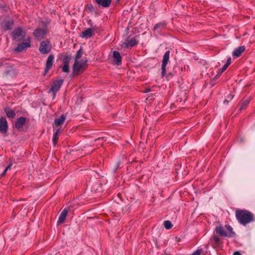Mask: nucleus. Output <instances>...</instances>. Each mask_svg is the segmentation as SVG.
Segmentation results:
<instances>
[{
    "label": "nucleus",
    "instance_id": "6",
    "mask_svg": "<svg viewBox=\"0 0 255 255\" xmlns=\"http://www.w3.org/2000/svg\"><path fill=\"white\" fill-rule=\"evenodd\" d=\"M47 33L48 30L46 28H37L34 30L33 35L36 40L40 41L45 38Z\"/></svg>",
    "mask_w": 255,
    "mask_h": 255
},
{
    "label": "nucleus",
    "instance_id": "29",
    "mask_svg": "<svg viewBox=\"0 0 255 255\" xmlns=\"http://www.w3.org/2000/svg\"><path fill=\"white\" fill-rule=\"evenodd\" d=\"M82 51L81 49H79L76 53V55L75 56V61H78L79 60H80V59L82 57Z\"/></svg>",
    "mask_w": 255,
    "mask_h": 255
},
{
    "label": "nucleus",
    "instance_id": "33",
    "mask_svg": "<svg viewBox=\"0 0 255 255\" xmlns=\"http://www.w3.org/2000/svg\"><path fill=\"white\" fill-rule=\"evenodd\" d=\"M231 58L230 57H229L227 59L226 64H227V65L229 66V65L231 64Z\"/></svg>",
    "mask_w": 255,
    "mask_h": 255
},
{
    "label": "nucleus",
    "instance_id": "16",
    "mask_svg": "<svg viewBox=\"0 0 255 255\" xmlns=\"http://www.w3.org/2000/svg\"><path fill=\"white\" fill-rule=\"evenodd\" d=\"M68 212V210L66 208L62 210L59 217L57 224H61L65 221Z\"/></svg>",
    "mask_w": 255,
    "mask_h": 255
},
{
    "label": "nucleus",
    "instance_id": "28",
    "mask_svg": "<svg viewBox=\"0 0 255 255\" xmlns=\"http://www.w3.org/2000/svg\"><path fill=\"white\" fill-rule=\"evenodd\" d=\"M164 227L166 229H170L172 228L173 225L170 221L167 220L164 222Z\"/></svg>",
    "mask_w": 255,
    "mask_h": 255
},
{
    "label": "nucleus",
    "instance_id": "39",
    "mask_svg": "<svg viewBox=\"0 0 255 255\" xmlns=\"http://www.w3.org/2000/svg\"><path fill=\"white\" fill-rule=\"evenodd\" d=\"M228 101L227 100H225L224 103H228Z\"/></svg>",
    "mask_w": 255,
    "mask_h": 255
},
{
    "label": "nucleus",
    "instance_id": "32",
    "mask_svg": "<svg viewBox=\"0 0 255 255\" xmlns=\"http://www.w3.org/2000/svg\"><path fill=\"white\" fill-rule=\"evenodd\" d=\"M228 66H228V65H227V64H225L224 65V66L222 67V72H223V71H224L225 70H226Z\"/></svg>",
    "mask_w": 255,
    "mask_h": 255
},
{
    "label": "nucleus",
    "instance_id": "23",
    "mask_svg": "<svg viewBox=\"0 0 255 255\" xmlns=\"http://www.w3.org/2000/svg\"><path fill=\"white\" fill-rule=\"evenodd\" d=\"M66 119V116L64 115H62L59 118L56 119L54 121V124L56 126H59L62 125L65 121Z\"/></svg>",
    "mask_w": 255,
    "mask_h": 255
},
{
    "label": "nucleus",
    "instance_id": "25",
    "mask_svg": "<svg viewBox=\"0 0 255 255\" xmlns=\"http://www.w3.org/2000/svg\"><path fill=\"white\" fill-rule=\"evenodd\" d=\"M250 102V99H244L241 104V107L240 108V110L241 111L242 110L245 109L248 105H249Z\"/></svg>",
    "mask_w": 255,
    "mask_h": 255
},
{
    "label": "nucleus",
    "instance_id": "17",
    "mask_svg": "<svg viewBox=\"0 0 255 255\" xmlns=\"http://www.w3.org/2000/svg\"><path fill=\"white\" fill-rule=\"evenodd\" d=\"M215 231L216 234H219L220 236L228 237V233L225 231L223 227L221 226L216 227Z\"/></svg>",
    "mask_w": 255,
    "mask_h": 255
},
{
    "label": "nucleus",
    "instance_id": "18",
    "mask_svg": "<svg viewBox=\"0 0 255 255\" xmlns=\"http://www.w3.org/2000/svg\"><path fill=\"white\" fill-rule=\"evenodd\" d=\"M245 50V47L244 46H239L234 50L233 53V56L235 57H239L241 55V54L243 53V52H244Z\"/></svg>",
    "mask_w": 255,
    "mask_h": 255
},
{
    "label": "nucleus",
    "instance_id": "30",
    "mask_svg": "<svg viewBox=\"0 0 255 255\" xmlns=\"http://www.w3.org/2000/svg\"><path fill=\"white\" fill-rule=\"evenodd\" d=\"M62 70L63 72L68 73L69 71V65H63L62 67Z\"/></svg>",
    "mask_w": 255,
    "mask_h": 255
},
{
    "label": "nucleus",
    "instance_id": "36",
    "mask_svg": "<svg viewBox=\"0 0 255 255\" xmlns=\"http://www.w3.org/2000/svg\"><path fill=\"white\" fill-rule=\"evenodd\" d=\"M12 164L11 163H10L6 168V170H7L8 169H11V166Z\"/></svg>",
    "mask_w": 255,
    "mask_h": 255
},
{
    "label": "nucleus",
    "instance_id": "20",
    "mask_svg": "<svg viewBox=\"0 0 255 255\" xmlns=\"http://www.w3.org/2000/svg\"><path fill=\"white\" fill-rule=\"evenodd\" d=\"M96 2L103 7H109L111 3L112 0H95Z\"/></svg>",
    "mask_w": 255,
    "mask_h": 255
},
{
    "label": "nucleus",
    "instance_id": "19",
    "mask_svg": "<svg viewBox=\"0 0 255 255\" xmlns=\"http://www.w3.org/2000/svg\"><path fill=\"white\" fill-rule=\"evenodd\" d=\"M4 111L6 116L9 119H14L16 114L13 110L9 107H6L4 109Z\"/></svg>",
    "mask_w": 255,
    "mask_h": 255
},
{
    "label": "nucleus",
    "instance_id": "8",
    "mask_svg": "<svg viewBox=\"0 0 255 255\" xmlns=\"http://www.w3.org/2000/svg\"><path fill=\"white\" fill-rule=\"evenodd\" d=\"M63 83V80L62 79L56 80L53 82L49 92H52L54 97L55 96L56 92L59 90Z\"/></svg>",
    "mask_w": 255,
    "mask_h": 255
},
{
    "label": "nucleus",
    "instance_id": "1",
    "mask_svg": "<svg viewBox=\"0 0 255 255\" xmlns=\"http://www.w3.org/2000/svg\"><path fill=\"white\" fill-rule=\"evenodd\" d=\"M235 215L239 223L243 226L255 221L254 215L248 210L237 209Z\"/></svg>",
    "mask_w": 255,
    "mask_h": 255
},
{
    "label": "nucleus",
    "instance_id": "9",
    "mask_svg": "<svg viewBox=\"0 0 255 255\" xmlns=\"http://www.w3.org/2000/svg\"><path fill=\"white\" fill-rule=\"evenodd\" d=\"M170 51H167L163 55L162 60V76H164L166 74V67L169 60Z\"/></svg>",
    "mask_w": 255,
    "mask_h": 255
},
{
    "label": "nucleus",
    "instance_id": "22",
    "mask_svg": "<svg viewBox=\"0 0 255 255\" xmlns=\"http://www.w3.org/2000/svg\"><path fill=\"white\" fill-rule=\"evenodd\" d=\"M225 228L228 231V232H227L228 233V238H232L235 236L236 234L233 231V229L231 226H230L229 225H226L225 226Z\"/></svg>",
    "mask_w": 255,
    "mask_h": 255
},
{
    "label": "nucleus",
    "instance_id": "21",
    "mask_svg": "<svg viewBox=\"0 0 255 255\" xmlns=\"http://www.w3.org/2000/svg\"><path fill=\"white\" fill-rule=\"evenodd\" d=\"M113 57L114 58L115 62L117 65H120L122 63V57L120 53L118 51H115L113 52Z\"/></svg>",
    "mask_w": 255,
    "mask_h": 255
},
{
    "label": "nucleus",
    "instance_id": "15",
    "mask_svg": "<svg viewBox=\"0 0 255 255\" xmlns=\"http://www.w3.org/2000/svg\"><path fill=\"white\" fill-rule=\"evenodd\" d=\"M138 43V41H137L135 37H132L130 39H126L125 44V47L127 48L131 47Z\"/></svg>",
    "mask_w": 255,
    "mask_h": 255
},
{
    "label": "nucleus",
    "instance_id": "35",
    "mask_svg": "<svg viewBox=\"0 0 255 255\" xmlns=\"http://www.w3.org/2000/svg\"><path fill=\"white\" fill-rule=\"evenodd\" d=\"M233 255H241V253L239 251H236L234 253Z\"/></svg>",
    "mask_w": 255,
    "mask_h": 255
},
{
    "label": "nucleus",
    "instance_id": "31",
    "mask_svg": "<svg viewBox=\"0 0 255 255\" xmlns=\"http://www.w3.org/2000/svg\"><path fill=\"white\" fill-rule=\"evenodd\" d=\"M201 252L202 250H197L192 255H200Z\"/></svg>",
    "mask_w": 255,
    "mask_h": 255
},
{
    "label": "nucleus",
    "instance_id": "34",
    "mask_svg": "<svg viewBox=\"0 0 255 255\" xmlns=\"http://www.w3.org/2000/svg\"><path fill=\"white\" fill-rule=\"evenodd\" d=\"M4 61H5V60H4L3 59H0V67H1L4 65Z\"/></svg>",
    "mask_w": 255,
    "mask_h": 255
},
{
    "label": "nucleus",
    "instance_id": "5",
    "mask_svg": "<svg viewBox=\"0 0 255 255\" xmlns=\"http://www.w3.org/2000/svg\"><path fill=\"white\" fill-rule=\"evenodd\" d=\"M26 34V31L23 30L20 27L16 28L11 33L13 39L16 41L23 40Z\"/></svg>",
    "mask_w": 255,
    "mask_h": 255
},
{
    "label": "nucleus",
    "instance_id": "7",
    "mask_svg": "<svg viewBox=\"0 0 255 255\" xmlns=\"http://www.w3.org/2000/svg\"><path fill=\"white\" fill-rule=\"evenodd\" d=\"M31 47V38L28 37L24 42L18 44L15 50L17 52H22Z\"/></svg>",
    "mask_w": 255,
    "mask_h": 255
},
{
    "label": "nucleus",
    "instance_id": "38",
    "mask_svg": "<svg viewBox=\"0 0 255 255\" xmlns=\"http://www.w3.org/2000/svg\"><path fill=\"white\" fill-rule=\"evenodd\" d=\"M9 73H10V71H9V70H6V71H5L4 72V73H5V74L6 75H8V74H9Z\"/></svg>",
    "mask_w": 255,
    "mask_h": 255
},
{
    "label": "nucleus",
    "instance_id": "13",
    "mask_svg": "<svg viewBox=\"0 0 255 255\" xmlns=\"http://www.w3.org/2000/svg\"><path fill=\"white\" fill-rule=\"evenodd\" d=\"M54 59V56L52 54H51L48 56L45 68V72L46 73H47L52 67Z\"/></svg>",
    "mask_w": 255,
    "mask_h": 255
},
{
    "label": "nucleus",
    "instance_id": "26",
    "mask_svg": "<svg viewBox=\"0 0 255 255\" xmlns=\"http://www.w3.org/2000/svg\"><path fill=\"white\" fill-rule=\"evenodd\" d=\"M60 129H57L56 131L54 133L53 136V144L54 146H55L57 143L58 138H59V133L60 132Z\"/></svg>",
    "mask_w": 255,
    "mask_h": 255
},
{
    "label": "nucleus",
    "instance_id": "24",
    "mask_svg": "<svg viewBox=\"0 0 255 255\" xmlns=\"http://www.w3.org/2000/svg\"><path fill=\"white\" fill-rule=\"evenodd\" d=\"M166 22L165 21H161L156 24L153 27V30H162L166 26Z\"/></svg>",
    "mask_w": 255,
    "mask_h": 255
},
{
    "label": "nucleus",
    "instance_id": "10",
    "mask_svg": "<svg viewBox=\"0 0 255 255\" xmlns=\"http://www.w3.org/2000/svg\"><path fill=\"white\" fill-rule=\"evenodd\" d=\"M211 245L215 249H219L222 245V242L217 235H214L210 240Z\"/></svg>",
    "mask_w": 255,
    "mask_h": 255
},
{
    "label": "nucleus",
    "instance_id": "4",
    "mask_svg": "<svg viewBox=\"0 0 255 255\" xmlns=\"http://www.w3.org/2000/svg\"><path fill=\"white\" fill-rule=\"evenodd\" d=\"M52 49V45L49 39L42 41L39 45V51L42 54L49 53Z\"/></svg>",
    "mask_w": 255,
    "mask_h": 255
},
{
    "label": "nucleus",
    "instance_id": "3",
    "mask_svg": "<svg viewBox=\"0 0 255 255\" xmlns=\"http://www.w3.org/2000/svg\"><path fill=\"white\" fill-rule=\"evenodd\" d=\"M13 24V20L9 17H0V27L2 31H5L11 29Z\"/></svg>",
    "mask_w": 255,
    "mask_h": 255
},
{
    "label": "nucleus",
    "instance_id": "12",
    "mask_svg": "<svg viewBox=\"0 0 255 255\" xmlns=\"http://www.w3.org/2000/svg\"><path fill=\"white\" fill-rule=\"evenodd\" d=\"M95 29L89 28L85 30L82 31L81 33V37L85 38H89L93 36L95 34Z\"/></svg>",
    "mask_w": 255,
    "mask_h": 255
},
{
    "label": "nucleus",
    "instance_id": "11",
    "mask_svg": "<svg viewBox=\"0 0 255 255\" xmlns=\"http://www.w3.org/2000/svg\"><path fill=\"white\" fill-rule=\"evenodd\" d=\"M8 129V124L5 117L0 118V132L3 134L7 132Z\"/></svg>",
    "mask_w": 255,
    "mask_h": 255
},
{
    "label": "nucleus",
    "instance_id": "2",
    "mask_svg": "<svg viewBox=\"0 0 255 255\" xmlns=\"http://www.w3.org/2000/svg\"><path fill=\"white\" fill-rule=\"evenodd\" d=\"M87 62L86 59H83L78 61H75L73 66V75L77 76L83 73L87 66Z\"/></svg>",
    "mask_w": 255,
    "mask_h": 255
},
{
    "label": "nucleus",
    "instance_id": "37",
    "mask_svg": "<svg viewBox=\"0 0 255 255\" xmlns=\"http://www.w3.org/2000/svg\"><path fill=\"white\" fill-rule=\"evenodd\" d=\"M7 170H6V169H4V170L3 171V172L2 173L1 176H5V175L6 174V173L7 172Z\"/></svg>",
    "mask_w": 255,
    "mask_h": 255
},
{
    "label": "nucleus",
    "instance_id": "27",
    "mask_svg": "<svg viewBox=\"0 0 255 255\" xmlns=\"http://www.w3.org/2000/svg\"><path fill=\"white\" fill-rule=\"evenodd\" d=\"M71 59V56H65L63 59V63L64 65H69L70 60Z\"/></svg>",
    "mask_w": 255,
    "mask_h": 255
},
{
    "label": "nucleus",
    "instance_id": "14",
    "mask_svg": "<svg viewBox=\"0 0 255 255\" xmlns=\"http://www.w3.org/2000/svg\"><path fill=\"white\" fill-rule=\"evenodd\" d=\"M26 123V118L20 117L16 120L14 127L16 128L20 129L22 128Z\"/></svg>",
    "mask_w": 255,
    "mask_h": 255
},
{
    "label": "nucleus",
    "instance_id": "40",
    "mask_svg": "<svg viewBox=\"0 0 255 255\" xmlns=\"http://www.w3.org/2000/svg\"><path fill=\"white\" fill-rule=\"evenodd\" d=\"M117 2H119L121 0H116Z\"/></svg>",
    "mask_w": 255,
    "mask_h": 255
}]
</instances>
